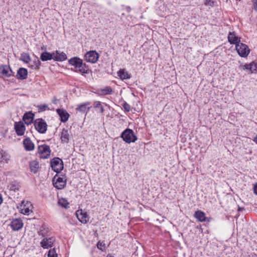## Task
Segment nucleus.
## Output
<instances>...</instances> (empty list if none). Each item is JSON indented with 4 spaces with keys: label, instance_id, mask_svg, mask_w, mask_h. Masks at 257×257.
<instances>
[{
    "label": "nucleus",
    "instance_id": "obj_11",
    "mask_svg": "<svg viewBox=\"0 0 257 257\" xmlns=\"http://www.w3.org/2000/svg\"><path fill=\"white\" fill-rule=\"evenodd\" d=\"M15 130L18 136H23L24 135L26 130L25 125L22 121L16 122L15 123Z\"/></svg>",
    "mask_w": 257,
    "mask_h": 257
},
{
    "label": "nucleus",
    "instance_id": "obj_38",
    "mask_svg": "<svg viewBox=\"0 0 257 257\" xmlns=\"http://www.w3.org/2000/svg\"><path fill=\"white\" fill-rule=\"evenodd\" d=\"M204 4L206 6H213V2L211 0H205Z\"/></svg>",
    "mask_w": 257,
    "mask_h": 257
},
{
    "label": "nucleus",
    "instance_id": "obj_22",
    "mask_svg": "<svg viewBox=\"0 0 257 257\" xmlns=\"http://www.w3.org/2000/svg\"><path fill=\"white\" fill-rule=\"evenodd\" d=\"M23 144L25 149L27 151H32L34 148V145L31 141V140L27 138L24 139Z\"/></svg>",
    "mask_w": 257,
    "mask_h": 257
},
{
    "label": "nucleus",
    "instance_id": "obj_41",
    "mask_svg": "<svg viewBox=\"0 0 257 257\" xmlns=\"http://www.w3.org/2000/svg\"><path fill=\"white\" fill-rule=\"evenodd\" d=\"M254 7L255 10L257 11V0L254 2Z\"/></svg>",
    "mask_w": 257,
    "mask_h": 257
},
{
    "label": "nucleus",
    "instance_id": "obj_3",
    "mask_svg": "<svg viewBox=\"0 0 257 257\" xmlns=\"http://www.w3.org/2000/svg\"><path fill=\"white\" fill-rule=\"evenodd\" d=\"M54 186L57 189H62L66 184V177L63 176L56 175L52 180Z\"/></svg>",
    "mask_w": 257,
    "mask_h": 257
},
{
    "label": "nucleus",
    "instance_id": "obj_43",
    "mask_svg": "<svg viewBox=\"0 0 257 257\" xmlns=\"http://www.w3.org/2000/svg\"><path fill=\"white\" fill-rule=\"evenodd\" d=\"M2 202H3L2 196L1 194H0V204L2 203Z\"/></svg>",
    "mask_w": 257,
    "mask_h": 257
},
{
    "label": "nucleus",
    "instance_id": "obj_20",
    "mask_svg": "<svg viewBox=\"0 0 257 257\" xmlns=\"http://www.w3.org/2000/svg\"><path fill=\"white\" fill-rule=\"evenodd\" d=\"M70 135L68 131L63 128L61 132V140L62 143H68L69 141Z\"/></svg>",
    "mask_w": 257,
    "mask_h": 257
},
{
    "label": "nucleus",
    "instance_id": "obj_26",
    "mask_svg": "<svg viewBox=\"0 0 257 257\" xmlns=\"http://www.w3.org/2000/svg\"><path fill=\"white\" fill-rule=\"evenodd\" d=\"M53 53H50L47 52L42 53L40 56V59L43 61L53 59Z\"/></svg>",
    "mask_w": 257,
    "mask_h": 257
},
{
    "label": "nucleus",
    "instance_id": "obj_2",
    "mask_svg": "<svg viewBox=\"0 0 257 257\" xmlns=\"http://www.w3.org/2000/svg\"><path fill=\"white\" fill-rule=\"evenodd\" d=\"M121 138L126 143L135 142L137 140V137L132 130L127 128L121 135Z\"/></svg>",
    "mask_w": 257,
    "mask_h": 257
},
{
    "label": "nucleus",
    "instance_id": "obj_18",
    "mask_svg": "<svg viewBox=\"0 0 257 257\" xmlns=\"http://www.w3.org/2000/svg\"><path fill=\"white\" fill-rule=\"evenodd\" d=\"M28 75L27 69L24 68H20L18 70L17 77L18 79L24 80L27 78Z\"/></svg>",
    "mask_w": 257,
    "mask_h": 257
},
{
    "label": "nucleus",
    "instance_id": "obj_33",
    "mask_svg": "<svg viewBox=\"0 0 257 257\" xmlns=\"http://www.w3.org/2000/svg\"><path fill=\"white\" fill-rule=\"evenodd\" d=\"M250 71L251 73L257 71V64L254 62H252L250 63Z\"/></svg>",
    "mask_w": 257,
    "mask_h": 257
},
{
    "label": "nucleus",
    "instance_id": "obj_5",
    "mask_svg": "<svg viewBox=\"0 0 257 257\" xmlns=\"http://www.w3.org/2000/svg\"><path fill=\"white\" fill-rule=\"evenodd\" d=\"M235 49L239 55L242 57H246L250 52L248 47L242 43L236 44Z\"/></svg>",
    "mask_w": 257,
    "mask_h": 257
},
{
    "label": "nucleus",
    "instance_id": "obj_27",
    "mask_svg": "<svg viewBox=\"0 0 257 257\" xmlns=\"http://www.w3.org/2000/svg\"><path fill=\"white\" fill-rule=\"evenodd\" d=\"M117 74L121 79H126L131 78L128 72L125 71L124 69H120Z\"/></svg>",
    "mask_w": 257,
    "mask_h": 257
},
{
    "label": "nucleus",
    "instance_id": "obj_23",
    "mask_svg": "<svg viewBox=\"0 0 257 257\" xmlns=\"http://www.w3.org/2000/svg\"><path fill=\"white\" fill-rule=\"evenodd\" d=\"M89 105V102H85L78 105L76 109L78 111L82 113L87 112L90 109Z\"/></svg>",
    "mask_w": 257,
    "mask_h": 257
},
{
    "label": "nucleus",
    "instance_id": "obj_46",
    "mask_svg": "<svg viewBox=\"0 0 257 257\" xmlns=\"http://www.w3.org/2000/svg\"><path fill=\"white\" fill-rule=\"evenodd\" d=\"M107 257H114V256H113L112 255L109 254L107 255Z\"/></svg>",
    "mask_w": 257,
    "mask_h": 257
},
{
    "label": "nucleus",
    "instance_id": "obj_4",
    "mask_svg": "<svg viewBox=\"0 0 257 257\" xmlns=\"http://www.w3.org/2000/svg\"><path fill=\"white\" fill-rule=\"evenodd\" d=\"M35 129L40 134H45L47 130V124L42 118H38L34 121Z\"/></svg>",
    "mask_w": 257,
    "mask_h": 257
},
{
    "label": "nucleus",
    "instance_id": "obj_10",
    "mask_svg": "<svg viewBox=\"0 0 257 257\" xmlns=\"http://www.w3.org/2000/svg\"><path fill=\"white\" fill-rule=\"evenodd\" d=\"M78 219L82 223H86L89 220V217L86 212H84L82 209L78 210L76 212Z\"/></svg>",
    "mask_w": 257,
    "mask_h": 257
},
{
    "label": "nucleus",
    "instance_id": "obj_34",
    "mask_svg": "<svg viewBox=\"0 0 257 257\" xmlns=\"http://www.w3.org/2000/svg\"><path fill=\"white\" fill-rule=\"evenodd\" d=\"M48 257H57V254L55 248L50 249L48 254Z\"/></svg>",
    "mask_w": 257,
    "mask_h": 257
},
{
    "label": "nucleus",
    "instance_id": "obj_32",
    "mask_svg": "<svg viewBox=\"0 0 257 257\" xmlns=\"http://www.w3.org/2000/svg\"><path fill=\"white\" fill-rule=\"evenodd\" d=\"M93 105L95 108H98L99 109L100 113H103L104 112V109L100 101H95Z\"/></svg>",
    "mask_w": 257,
    "mask_h": 257
},
{
    "label": "nucleus",
    "instance_id": "obj_35",
    "mask_svg": "<svg viewBox=\"0 0 257 257\" xmlns=\"http://www.w3.org/2000/svg\"><path fill=\"white\" fill-rule=\"evenodd\" d=\"M47 104H41L38 106V109L39 112H42L46 110L48 108Z\"/></svg>",
    "mask_w": 257,
    "mask_h": 257
},
{
    "label": "nucleus",
    "instance_id": "obj_39",
    "mask_svg": "<svg viewBox=\"0 0 257 257\" xmlns=\"http://www.w3.org/2000/svg\"><path fill=\"white\" fill-rule=\"evenodd\" d=\"M250 63L248 64H245L244 66H243V69H247V70H249L250 71Z\"/></svg>",
    "mask_w": 257,
    "mask_h": 257
},
{
    "label": "nucleus",
    "instance_id": "obj_8",
    "mask_svg": "<svg viewBox=\"0 0 257 257\" xmlns=\"http://www.w3.org/2000/svg\"><path fill=\"white\" fill-rule=\"evenodd\" d=\"M38 151L42 158L46 159L50 156L51 150L50 147L47 145L39 146Z\"/></svg>",
    "mask_w": 257,
    "mask_h": 257
},
{
    "label": "nucleus",
    "instance_id": "obj_31",
    "mask_svg": "<svg viewBox=\"0 0 257 257\" xmlns=\"http://www.w3.org/2000/svg\"><path fill=\"white\" fill-rule=\"evenodd\" d=\"M21 60L25 63H28L31 61L30 56L28 53H23L21 55Z\"/></svg>",
    "mask_w": 257,
    "mask_h": 257
},
{
    "label": "nucleus",
    "instance_id": "obj_44",
    "mask_svg": "<svg viewBox=\"0 0 257 257\" xmlns=\"http://www.w3.org/2000/svg\"><path fill=\"white\" fill-rule=\"evenodd\" d=\"M254 141L257 144V136L254 138Z\"/></svg>",
    "mask_w": 257,
    "mask_h": 257
},
{
    "label": "nucleus",
    "instance_id": "obj_24",
    "mask_svg": "<svg viewBox=\"0 0 257 257\" xmlns=\"http://www.w3.org/2000/svg\"><path fill=\"white\" fill-rule=\"evenodd\" d=\"M29 167L31 172L36 173L39 171V164L37 161L34 160L30 162Z\"/></svg>",
    "mask_w": 257,
    "mask_h": 257
},
{
    "label": "nucleus",
    "instance_id": "obj_28",
    "mask_svg": "<svg viewBox=\"0 0 257 257\" xmlns=\"http://www.w3.org/2000/svg\"><path fill=\"white\" fill-rule=\"evenodd\" d=\"M112 89L110 87H106L103 89L98 90V94L100 95H107L111 93Z\"/></svg>",
    "mask_w": 257,
    "mask_h": 257
},
{
    "label": "nucleus",
    "instance_id": "obj_21",
    "mask_svg": "<svg viewBox=\"0 0 257 257\" xmlns=\"http://www.w3.org/2000/svg\"><path fill=\"white\" fill-rule=\"evenodd\" d=\"M34 114L32 112H28L25 113L23 119L27 124H31L33 120Z\"/></svg>",
    "mask_w": 257,
    "mask_h": 257
},
{
    "label": "nucleus",
    "instance_id": "obj_14",
    "mask_svg": "<svg viewBox=\"0 0 257 257\" xmlns=\"http://www.w3.org/2000/svg\"><path fill=\"white\" fill-rule=\"evenodd\" d=\"M228 40L230 44H235L240 42V38L237 36L234 32H229L228 35Z\"/></svg>",
    "mask_w": 257,
    "mask_h": 257
},
{
    "label": "nucleus",
    "instance_id": "obj_30",
    "mask_svg": "<svg viewBox=\"0 0 257 257\" xmlns=\"http://www.w3.org/2000/svg\"><path fill=\"white\" fill-rule=\"evenodd\" d=\"M9 187L10 190L16 192L19 190L20 188V185L18 183L16 182H13L10 185Z\"/></svg>",
    "mask_w": 257,
    "mask_h": 257
},
{
    "label": "nucleus",
    "instance_id": "obj_29",
    "mask_svg": "<svg viewBox=\"0 0 257 257\" xmlns=\"http://www.w3.org/2000/svg\"><path fill=\"white\" fill-rule=\"evenodd\" d=\"M58 204L61 207L65 208L66 209L69 208V203L65 198H61L59 199Z\"/></svg>",
    "mask_w": 257,
    "mask_h": 257
},
{
    "label": "nucleus",
    "instance_id": "obj_45",
    "mask_svg": "<svg viewBox=\"0 0 257 257\" xmlns=\"http://www.w3.org/2000/svg\"><path fill=\"white\" fill-rule=\"evenodd\" d=\"M244 208H241L240 207H238V210L239 211H241L242 210H243Z\"/></svg>",
    "mask_w": 257,
    "mask_h": 257
},
{
    "label": "nucleus",
    "instance_id": "obj_13",
    "mask_svg": "<svg viewBox=\"0 0 257 257\" xmlns=\"http://www.w3.org/2000/svg\"><path fill=\"white\" fill-rule=\"evenodd\" d=\"M54 241L55 238L54 237H45L41 241L40 244L43 248H49L52 246Z\"/></svg>",
    "mask_w": 257,
    "mask_h": 257
},
{
    "label": "nucleus",
    "instance_id": "obj_15",
    "mask_svg": "<svg viewBox=\"0 0 257 257\" xmlns=\"http://www.w3.org/2000/svg\"><path fill=\"white\" fill-rule=\"evenodd\" d=\"M53 59L57 61H63L67 59V56L64 52L56 51L53 52Z\"/></svg>",
    "mask_w": 257,
    "mask_h": 257
},
{
    "label": "nucleus",
    "instance_id": "obj_19",
    "mask_svg": "<svg viewBox=\"0 0 257 257\" xmlns=\"http://www.w3.org/2000/svg\"><path fill=\"white\" fill-rule=\"evenodd\" d=\"M194 217L200 222L208 221V219L205 217V213L201 210L196 211L195 212Z\"/></svg>",
    "mask_w": 257,
    "mask_h": 257
},
{
    "label": "nucleus",
    "instance_id": "obj_40",
    "mask_svg": "<svg viewBox=\"0 0 257 257\" xmlns=\"http://www.w3.org/2000/svg\"><path fill=\"white\" fill-rule=\"evenodd\" d=\"M254 193L257 195V184H255L253 187Z\"/></svg>",
    "mask_w": 257,
    "mask_h": 257
},
{
    "label": "nucleus",
    "instance_id": "obj_25",
    "mask_svg": "<svg viewBox=\"0 0 257 257\" xmlns=\"http://www.w3.org/2000/svg\"><path fill=\"white\" fill-rule=\"evenodd\" d=\"M10 158V157L7 153L3 150L0 151V162L7 163Z\"/></svg>",
    "mask_w": 257,
    "mask_h": 257
},
{
    "label": "nucleus",
    "instance_id": "obj_16",
    "mask_svg": "<svg viewBox=\"0 0 257 257\" xmlns=\"http://www.w3.org/2000/svg\"><path fill=\"white\" fill-rule=\"evenodd\" d=\"M57 112L61 117V121L66 122L68 120L69 117V114L65 110L62 109H57Z\"/></svg>",
    "mask_w": 257,
    "mask_h": 257
},
{
    "label": "nucleus",
    "instance_id": "obj_42",
    "mask_svg": "<svg viewBox=\"0 0 257 257\" xmlns=\"http://www.w3.org/2000/svg\"><path fill=\"white\" fill-rule=\"evenodd\" d=\"M58 100L55 98H54L53 100V102L54 103V104H57V102H58Z\"/></svg>",
    "mask_w": 257,
    "mask_h": 257
},
{
    "label": "nucleus",
    "instance_id": "obj_17",
    "mask_svg": "<svg viewBox=\"0 0 257 257\" xmlns=\"http://www.w3.org/2000/svg\"><path fill=\"white\" fill-rule=\"evenodd\" d=\"M23 222L20 219L13 220L11 224V226L14 230H19L23 227Z\"/></svg>",
    "mask_w": 257,
    "mask_h": 257
},
{
    "label": "nucleus",
    "instance_id": "obj_6",
    "mask_svg": "<svg viewBox=\"0 0 257 257\" xmlns=\"http://www.w3.org/2000/svg\"><path fill=\"white\" fill-rule=\"evenodd\" d=\"M51 167L52 170L59 173L63 169V163L59 158H55L51 161Z\"/></svg>",
    "mask_w": 257,
    "mask_h": 257
},
{
    "label": "nucleus",
    "instance_id": "obj_7",
    "mask_svg": "<svg viewBox=\"0 0 257 257\" xmlns=\"http://www.w3.org/2000/svg\"><path fill=\"white\" fill-rule=\"evenodd\" d=\"M84 58L87 62L94 63L98 60L99 55L95 51H90L85 54Z\"/></svg>",
    "mask_w": 257,
    "mask_h": 257
},
{
    "label": "nucleus",
    "instance_id": "obj_12",
    "mask_svg": "<svg viewBox=\"0 0 257 257\" xmlns=\"http://www.w3.org/2000/svg\"><path fill=\"white\" fill-rule=\"evenodd\" d=\"M21 213L25 215H29L32 212L33 206L30 202H27L25 203L23 201L21 205Z\"/></svg>",
    "mask_w": 257,
    "mask_h": 257
},
{
    "label": "nucleus",
    "instance_id": "obj_1",
    "mask_svg": "<svg viewBox=\"0 0 257 257\" xmlns=\"http://www.w3.org/2000/svg\"><path fill=\"white\" fill-rule=\"evenodd\" d=\"M69 63L71 65L75 66V68L77 69L76 71L82 73H88V69L85 64H83V61L80 58L77 57L71 58L69 60Z\"/></svg>",
    "mask_w": 257,
    "mask_h": 257
},
{
    "label": "nucleus",
    "instance_id": "obj_37",
    "mask_svg": "<svg viewBox=\"0 0 257 257\" xmlns=\"http://www.w3.org/2000/svg\"><path fill=\"white\" fill-rule=\"evenodd\" d=\"M105 244L103 242H101L99 241L97 243V248L101 250H103V247H104Z\"/></svg>",
    "mask_w": 257,
    "mask_h": 257
},
{
    "label": "nucleus",
    "instance_id": "obj_36",
    "mask_svg": "<svg viewBox=\"0 0 257 257\" xmlns=\"http://www.w3.org/2000/svg\"><path fill=\"white\" fill-rule=\"evenodd\" d=\"M123 108L126 112H129L131 110V106L126 102L123 104Z\"/></svg>",
    "mask_w": 257,
    "mask_h": 257
},
{
    "label": "nucleus",
    "instance_id": "obj_9",
    "mask_svg": "<svg viewBox=\"0 0 257 257\" xmlns=\"http://www.w3.org/2000/svg\"><path fill=\"white\" fill-rule=\"evenodd\" d=\"M14 73L9 66L3 65L0 66V74L3 77H10L14 75Z\"/></svg>",
    "mask_w": 257,
    "mask_h": 257
}]
</instances>
